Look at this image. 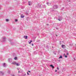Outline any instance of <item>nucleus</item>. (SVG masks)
Returning a JSON list of instances; mask_svg holds the SVG:
<instances>
[{"mask_svg":"<svg viewBox=\"0 0 76 76\" xmlns=\"http://www.w3.org/2000/svg\"><path fill=\"white\" fill-rule=\"evenodd\" d=\"M6 40V38L5 37H3L2 38L1 41V42H5Z\"/></svg>","mask_w":76,"mask_h":76,"instance_id":"1","label":"nucleus"},{"mask_svg":"<svg viewBox=\"0 0 76 76\" xmlns=\"http://www.w3.org/2000/svg\"><path fill=\"white\" fill-rule=\"evenodd\" d=\"M53 8L54 9H57L58 8V7H57V5H55L53 6Z\"/></svg>","mask_w":76,"mask_h":76,"instance_id":"2","label":"nucleus"},{"mask_svg":"<svg viewBox=\"0 0 76 76\" xmlns=\"http://www.w3.org/2000/svg\"><path fill=\"white\" fill-rule=\"evenodd\" d=\"M63 19V18L61 16H59V18L58 19V20H59V21H60L61 20H62Z\"/></svg>","mask_w":76,"mask_h":76,"instance_id":"3","label":"nucleus"},{"mask_svg":"<svg viewBox=\"0 0 76 76\" xmlns=\"http://www.w3.org/2000/svg\"><path fill=\"white\" fill-rule=\"evenodd\" d=\"M16 62H15V61H13L12 62L11 64H14V65H16Z\"/></svg>","mask_w":76,"mask_h":76,"instance_id":"4","label":"nucleus"},{"mask_svg":"<svg viewBox=\"0 0 76 76\" xmlns=\"http://www.w3.org/2000/svg\"><path fill=\"white\" fill-rule=\"evenodd\" d=\"M8 60V61H9V62H12V59L9 58V59Z\"/></svg>","mask_w":76,"mask_h":76,"instance_id":"5","label":"nucleus"},{"mask_svg":"<svg viewBox=\"0 0 76 76\" xmlns=\"http://www.w3.org/2000/svg\"><path fill=\"white\" fill-rule=\"evenodd\" d=\"M20 64L19 63H16L15 64V65H16V66H20Z\"/></svg>","mask_w":76,"mask_h":76,"instance_id":"6","label":"nucleus"},{"mask_svg":"<svg viewBox=\"0 0 76 76\" xmlns=\"http://www.w3.org/2000/svg\"><path fill=\"white\" fill-rule=\"evenodd\" d=\"M20 17L21 18H23L25 17V16L23 15H20Z\"/></svg>","mask_w":76,"mask_h":76,"instance_id":"7","label":"nucleus"},{"mask_svg":"<svg viewBox=\"0 0 76 76\" xmlns=\"http://www.w3.org/2000/svg\"><path fill=\"white\" fill-rule=\"evenodd\" d=\"M2 65L4 67H6V64H5V63H4Z\"/></svg>","mask_w":76,"mask_h":76,"instance_id":"8","label":"nucleus"},{"mask_svg":"<svg viewBox=\"0 0 76 76\" xmlns=\"http://www.w3.org/2000/svg\"><path fill=\"white\" fill-rule=\"evenodd\" d=\"M24 38H25V39H27V38H28V36H24Z\"/></svg>","mask_w":76,"mask_h":76,"instance_id":"9","label":"nucleus"},{"mask_svg":"<svg viewBox=\"0 0 76 76\" xmlns=\"http://www.w3.org/2000/svg\"><path fill=\"white\" fill-rule=\"evenodd\" d=\"M50 11H51V12H54V10H53V8H51L50 9Z\"/></svg>","mask_w":76,"mask_h":76,"instance_id":"10","label":"nucleus"},{"mask_svg":"<svg viewBox=\"0 0 76 76\" xmlns=\"http://www.w3.org/2000/svg\"><path fill=\"white\" fill-rule=\"evenodd\" d=\"M0 75H3V73L1 72H0Z\"/></svg>","mask_w":76,"mask_h":76,"instance_id":"11","label":"nucleus"},{"mask_svg":"<svg viewBox=\"0 0 76 76\" xmlns=\"http://www.w3.org/2000/svg\"><path fill=\"white\" fill-rule=\"evenodd\" d=\"M42 7H43V8H45L46 7V5H42Z\"/></svg>","mask_w":76,"mask_h":76,"instance_id":"12","label":"nucleus"},{"mask_svg":"<svg viewBox=\"0 0 76 76\" xmlns=\"http://www.w3.org/2000/svg\"><path fill=\"white\" fill-rule=\"evenodd\" d=\"M50 67H52V68H53V67H54V66L53 65H50Z\"/></svg>","mask_w":76,"mask_h":76,"instance_id":"13","label":"nucleus"},{"mask_svg":"<svg viewBox=\"0 0 76 76\" xmlns=\"http://www.w3.org/2000/svg\"><path fill=\"white\" fill-rule=\"evenodd\" d=\"M59 58H63V57L61 55L59 57Z\"/></svg>","mask_w":76,"mask_h":76,"instance_id":"14","label":"nucleus"},{"mask_svg":"<svg viewBox=\"0 0 76 76\" xmlns=\"http://www.w3.org/2000/svg\"><path fill=\"white\" fill-rule=\"evenodd\" d=\"M31 2H28V5L29 6H30L31 5Z\"/></svg>","mask_w":76,"mask_h":76,"instance_id":"15","label":"nucleus"},{"mask_svg":"<svg viewBox=\"0 0 76 76\" xmlns=\"http://www.w3.org/2000/svg\"><path fill=\"white\" fill-rule=\"evenodd\" d=\"M46 4H47V5H48V6H50V4H49V3H48V2H47V3H46Z\"/></svg>","mask_w":76,"mask_h":76,"instance_id":"16","label":"nucleus"},{"mask_svg":"<svg viewBox=\"0 0 76 76\" xmlns=\"http://www.w3.org/2000/svg\"><path fill=\"white\" fill-rule=\"evenodd\" d=\"M17 59H18V58H17V57H15L14 58V59H15V60H17Z\"/></svg>","mask_w":76,"mask_h":76,"instance_id":"17","label":"nucleus"},{"mask_svg":"<svg viewBox=\"0 0 76 76\" xmlns=\"http://www.w3.org/2000/svg\"><path fill=\"white\" fill-rule=\"evenodd\" d=\"M7 73H8V74H10V71H8L7 72Z\"/></svg>","mask_w":76,"mask_h":76,"instance_id":"18","label":"nucleus"},{"mask_svg":"<svg viewBox=\"0 0 76 76\" xmlns=\"http://www.w3.org/2000/svg\"><path fill=\"white\" fill-rule=\"evenodd\" d=\"M32 42V40H30V42H29V41H28V42L29 44H31V42Z\"/></svg>","mask_w":76,"mask_h":76,"instance_id":"19","label":"nucleus"},{"mask_svg":"<svg viewBox=\"0 0 76 76\" xmlns=\"http://www.w3.org/2000/svg\"><path fill=\"white\" fill-rule=\"evenodd\" d=\"M64 45H61V47L62 48H63V47H64Z\"/></svg>","mask_w":76,"mask_h":76,"instance_id":"20","label":"nucleus"},{"mask_svg":"<svg viewBox=\"0 0 76 76\" xmlns=\"http://www.w3.org/2000/svg\"><path fill=\"white\" fill-rule=\"evenodd\" d=\"M6 22H9V19H6Z\"/></svg>","mask_w":76,"mask_h":76,"instance_id":"21","label":"nucleus"},{"mask_svg":"<svg viewBox=\"0 0 76 76\" xmlns=\"http://www.w3.org/2000/svg\"><path fill=\"white\" fill-rule=\"evenodd\" d=\"M64 9V7H63L61 9V10H63V9Z\"/></svg>","mask_w":76,"mask_h":76,"instance_id":"22","label":"nucleus"},{"mask_svg":"<svg viewBox=\"0 0 76 76\" xmlns=\"http://www.w3.org/2000/svg\"><path fill=\"white\" fill-rule=\"evenodd\" d=\"M18 19H15V22H18Z\"/></svg>","mask_w":76,"mask_h":76,"instance_id":"23","label":"nucleus"},{"mask_svg":"<svg viewBox=\"0 0 76 76\" xmlns=\"http://www.w3.org/2000/svg\"><path fill=\"white\" fill-rule=\"evenodd\" d=\"M53 53H54V54H55V55L56 54V53L55 52H54Z\"/></svg>","mask_w":76,"mask_h":76,"instance_id":"24","label":"nucleus"},{"mask_svg":"<svg viewBox=\"0 0 76 76\" xmlns=\"http://www.w3.org/2000/svg\"><path fill=\"white\" fill-rule=\"evenodd\" d=\"M14 44V43L13 42L11 43V45H13Z\"/></svg>","mask_w":76,"mask_h":76,"instance_id":"25","label":"nucleus"},{"mask_svg":"<svg viewBox=\"0 0 76 76\" xmlns=\"http://www.w3.org/2000/svg\"><path fill=\"white\" fill-rule=\"evenodd\" d=\"M57 69L58 70H59V68H58V67H57Z\"/></svg>","mask_w":76,"mask_h":76,"instance_id":"26","label":"nucleus"},{"mask_svg":"<svg viewBox=\"0 0 76 76\" xmlns=\"http://www.w3.org/2000/svg\"><path fill=\"white\" fill-rule=\"evenodd\" d=\"M27 75H29V73H28V72H27Z\"/></svg>","mask_w":76,"mask_h":76,"instance_id":"27","label":"nucleus"},{"mask_svg":"<svg viewBox=\"0 0 76 76\" xmlns=\"http://www.w3.org/2000/svg\"><path fill=\"white\" fill-rule=\"evenodd\" d=\"M69 54V53H66V55H67Z\"/></svg>","mask_w":76,"mask_h":76,"instance_id":"28","label":"nucleus"},{"mask_svg":"<svg viewBox=\"0 0 76 76\" xmlns=\"http://www.w3.org/2000/svg\"><path fill=\"white\" fill-rule=\"evenodd\" d=\"M65 57L66 58H67V56H65Z\"/></svg>","mask_w":76,"mask_h":76,"instance_id":"29","label":"nucleus"},{"mask_svg":"<svg viewBox=\"0 0 76 76\" xmlns=\"http://www.w3.org/2000/svg\"><path fill=\"white\" fill-rule=\"evenodd\" d=\"M57 72V70H55V72Z\"/></svg>","mask_w":76,"mask_h":76,"instance_id":"30","label":"nucleus"},{"mask_svg":"<svg viewBox=\"0 0 76 76\" xmlns=\"http://www.w3.org/2000/svg\"><path fill=\"white\" fill-rule=\"evenodd\" d=\"M31 45H32V46H34V44H31Z\"/></svg>","mask_w":76,"mask_h":76,"instance_id":"31","label":"nucleus"},{"mask_svg":"<svg viewBox=\"0 0 76 76\" xmlns=\"http://www.w3.org/2000/svg\"><path fill=\"white\" fill-rule=\"evenodd\" d=\"M1 9V6L0 5V9Z\"/></svg>","mask_w":76,"mask_h":76,"instance_id":"32","label":"nucleus"},{"mask_svg":"<svg viewBox=\"0 0 76 76\" xmlns=\"http://www.w3.org/2000/svg\"><path fill=\"white\" fill-rule=\"evenodd\" d=\"M24 75L25 76V75H26V73H24Z\"/></svg>","mask_w":76,"mask_h":76,"instance_id":"33","label":"nucleus"},{"mask_svg":"<svg viewBox=\"0 0 76 76\" xmlns=\"http://www.w3.org/2000/svg\"><path fill=\"white\" fill-rule=\"evenodd\" d=\"M40 7H41V5H39Z\"/></svg>","mask_w":76,"mask_h":76,"instance_id":"34","label":"nucleus"},{"mask_svg":"<svg viewBox=\"0 0 76 76\" xmlns=\"http://www.w3.org/2000/svg\"><path fill=\"white\" fill-rule=\"evenodd\" d=\"M28 72H29V73H30V72H31V71H28Z\"/></svg>","mask_w":76,"mask_h":76,"instance_id":"35","label":"nucleus"},{"mask_svg":"<svg viewBox=\"0 0 76 76\" xmlns=\"http://www.w3.org/2000/svg\"><path fill=\"white\" fill-rule=\"evenodd\" d=\"M19 72H20V71H18V73H19Z\"/></svg>","mask_w":76,"mask_h":76,"instance_id":"36","label":"nucleus"},{"mask_svg":"<svg viewBox=\"0 0 76 76\" xmlns=\"http://www.w3.org/2000/svg\"><path fill=\"white\" fill-rule=\"evenodd\" d=\"M56 29H58V28H56Z\"/></svg>","mask_w":76,"mask_h":76,"instance_id":"37","label":"nucleus"},{"mask_svg":"<svg viewBox=\"0 0 76 76\" xmlns=\"http://www.w3.org/2000/svg\"><path fill=\"white\" fill-rule=\"evenodd\" d=\"M55 12H57V11H56Z\"/></svg>","mask_w":76,"mask_h":76,"instance_id":"38","label":"nucleus"},{"mask_svg":"<svg viewBox=\"0 0 76 76\" xmlns=\"http://www.w3.org/2000/svg\"><path fill=\"white\" fill-rule=\"evenodd\" d=\"M56 37H57V35H56Z\"/></svg>","mask_w":76,"mask_h":76,"instance_id":"39","label":"nucleus"},{"mask_svg":"<svg viewBox=\"0 0 76 76\" xmlns=\"http://www.w3.org/2000/svg\"><path fill=\"white\" fill-rule=\"evenodd\" d=\"M52 47V48H54L53 47Z\"/></svg>","mask_w":76,"mask_h":76,"instance_id":"40","label":"nucleus"},{"mask_svg":"<svg viewBox=\"0 0 76 76\" xmlns=\"http://www.w3.org/2000/svg\"><path fill=\"white\" fill-rule=\"evenodd\" d=\"M18 70H19V68H18Z\"/></svg>","mask_w":76,"mask_h":76,"instance_id":"41","label":"nucleus"},{"mask_svg":"<svg viewBox=\"0 0 76 76\" xmlns=\"http://www.w3.org/2000/svg\"><path fill=\"white\" fill-rule=\"evenodd\" d=\"M47 25H48V24H47Z\"/></svg>","mask_w":76,"mask_h":76,"instance_id":"42","label":"nucleus"},{"mask_svg":"<svg viewBox=\"0 0 76 76\" xmlns=\"http://www.w3.org/2000/svg\"><path fill=\"white\" fill-rule=\"evenodd\" d=\"M65 55V54H64V55Z\"/></svg>","mask_w":76,"mask_h":76,"instance_id":"43","label":"nucleus"}]
</instances>
